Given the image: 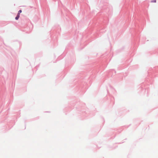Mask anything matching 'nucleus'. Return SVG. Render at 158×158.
Instances as JSON below:
<instances>
[{
	"mask_svg": "<svg viewBox=\"0 0 158 158\" xmlns=\"http://www.w3.org/2000/svg\"><path fill=\"white\" fill-rule=\"evenodd\" d=\"M156 2V0H154V1H152V2Z\"/></svg>",
	"mask_w": 158,
	"mask_h": 158,
	"instance_id": "nucleus-3",
	"label": "nucleus"
},
{
	"mask_svg": "<svg viewBox=\"0 0 158 158\" xmlns=\"http://www.w3.org/2000/svg\"><path fill=\"white\" fill-rule=\"evenodd\" d=\"M22 10H20L18 12V15H20V13L22 12Z\"/></svg>",
	"mask_w": 158,
	"mask_h": 158,
	"instance_id": "nucleus-2",
	"label": "nucleus"
},
{
	"mask_svg": "<svg viewBox=\"0 0 158 158\" xmlns=\"http://www.w3.org/2000/svg\"><path fill=\"white\" fill-rule=\"evenodd\" d=\"M19 17V15L17 14L16 17H15V19L16 20H18Z\"/></svg>",
	"mask_w": 158,
	"mask_h": 158,
	"instance_id": "nucleus-1",
	"label": "nucleus"
}]
</instances>
